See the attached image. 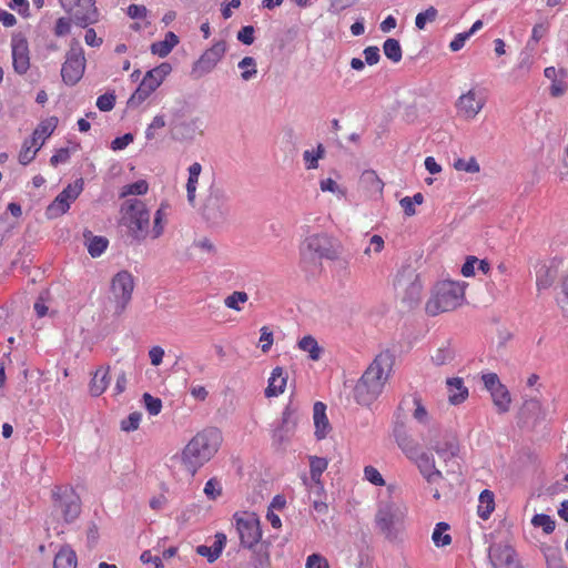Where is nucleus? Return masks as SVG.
I'll use <instances>...</instances> for the list:
<instances>
[{
	"label": "nucleus",
	"mask_w": 568,
	"mask_h": 568,
	"mask_svg": "<svg viewBox=\"0 0 568 568\" xmlns=\"http://www.w3.org/2000/svg\"><path fill=\"white\" fill-rule=\"evenodd\" d=\"M394 364L389 352H382L373 359L354 387V398L362 406L372 405L383 393Z\"/></svg>",
	"instance_id": "nucleus-1"
},
{
	"label": "nucleus",
	"mask_w": 568,
	"mask_h": 568,
	"mask_svg": "<svg viewBox=\"0 0 568 568\" xmlns=\"http://www.w3.org/2000/svg\"><path fill=\"white\" fill-rule=\"evenodd\" d=\"M222 443V435L216 428H205L199 432L182 449L179 458L192 477L209 463L217 453Z\"/></svg>",
	"instance_id": "nucleus-2"
},
{
	"label": "nucleus",
	"mask_w": 568,
	"mask_h": 568,
	"mask_svg": "<svg viewBox=\"0 0 568 568\" xmlns=\"http://www.w3.org/2000/svg\"><path fill=\"white\" fill-rule=\"evenodd\" d=\"M464 300V285L459 282L443 281L436 284L432 298L426 304V312L435 316L455 310Z\"/></svg>",
	"instance_id": "nucleus-3"
},
{
	"label": "nucleus",
	"mask_w": 568,
	"mask_h": 568,
	"mask_svg": "<svg viewBox=\"0 0 568 568\" xmlns=\"http://www.w3.org/2000/svg\"><path fill=\"white\" fill-rule=\"evenodd\" d=\"M122 224L132 239L141 242L150 235V212L143 201L128 200L122 206Z\"/></svg>",
	"instance_id": "nucleus-4"
},
{
	"label": "nucleus",
	"mask_w": 568,
	"mask_h": 568,
	"mask_svg": "<svg viewBox=\"0 0 568 568\" xmlns=\"http://www.w3.org/2000/svg\"><path fill=\"white\" fill-rule=\"evenodd\" d=\"M52 516H59L65 524H72L81 514V499L71 486L57 485L51 490Z\"/></svg>",
	"instance_id": "nucleus-5"
},
{
	"label": "nucleus",
	"mask_w": 568,
	"mask_h": 568,
	"mask_svg": "<svg viewBox=\"0 0 568 568\" xmlns=\"http://www.w3.org/2000/svg\"><path fill=\"white\" fill-rule=\"evenodd\" d=\"M203 219L211 225L219 226L226 222L230 214L229 196L225 191L212 183L201 206Z\"/></svg>",
	"instance_id": "nucleus-6"
},
{
	"label": "nucleus",
	"mask_w": 568,
	"mask_h": 568,
	"mask_svg": "<svg viewBox=\"0 0 568 568\" xmlns=\"http://www.w3.org/2000/svg\"><path fill=\"white\" fill-rule=\"evenodd\" d=\"M405 518L404 509L394 501H382L375 515V525L386 539L398 538Z\"/></svg>",
	"instance_id": "nucleus-7"
},
{
	"label": "nucleus",
	"mask_w": 568,
	"mask_h": 568,
	"mask_svg": "<svg viewBox=\"0 0 568 568\" xmlns=\"http://www.w3.org/2000/svg\"><path fill=\"white\" fill-rule=\"evenodd\" d=\"M303 257L337 260L341 254L339 244L325 233L312 234L305 237L301 245Z\"/></svg>",
	"instance_id": "nucleus-8"
},
{
	"label": "nucleus",
	"mask_w": 568,
	"mask_h": 568,
	"mask_svg": "<svg viewBox=\"0 0 568 568\" xmlns=\"http://www.w3.org/2000/svg\"><path fill=\"white\" fill-rule=\"evenodd\" d=\"M63 10L71 17L72 21L81 27L88 28L99 21V10L95 0H59Z\"/></svg>",
	"instance_id": "nucleus-9"
},
{
	"label": "nucleus",
	"mask_w": 568,
	"mask_h": 568,
	"mask_svg": "<svg viewBox=\"0 0 568 568\" xmlns=\"http://www.w3.org/2000/svg\"><path fill=\"white\" fill-rule=\"evenodd\" d=\"M134 286V277L129 271H120L112 277L111 293L115 303V314L124 312L132 298Z\"/></svg>",
	"instance_id": "nucleus-10"
},
{
	"label": "nucleus",
	"mask_w": 568,
	"mask_h": 568,
	"mask_svg": "<svg viewBox=\"0 0 568 568\" xmlns=\"http://www.w3.org/2000/svg\"><path fill=\"white\" fill-rule=\"evenodd\" d=\"M234 519L241 545L245 548H253L254 546L258 545L262 538V529L260 526V519L256 514H235Z\"/></svg>",
	"instance_id": "nucleus-11"
},
{
	"label": "nucleus",
	"mask_w": 568,
	"mask_h": 568,
	"mask_svg": "<svg viewBox=\"0 0 568 568\" xmlns=\"http://www.w3.org/2000/svg\"><path fill=\"white\" fill-rule=\"evenodd\" d=\"M83 190V180L78 179L68 184L47 207L48 217H58L68 212L71 202L75 201Z\"/></svg>",
	"instance_id": "nucleus-12"
},
{
	"label": "nucleus",
	"mask_w": 568,
	"mask_h": 568,
	"mask_svg": "<svg viewBox=\"0 0 568 568\" xmlns=\"http://www.w3.org/2000/svg\"><path fill=\"white\" fill-rule=\"evenodd\" d=\"M165 74L144 73L140 84L128 101L129 106L136 108L144 102L163 83Z\"/></svg>",
	"instance_id": "nucleus-13"
},
{
	"label": "nucleus",
	"mask_w": 568,
	"mask_h": 568,
	"mask_svg": "<svg viewBox=\"0 0 568 568\" xmlns=\"http://www.w3.org/2000/svg\"><path fill=\"white\" fill-rule=\"evenodd\" d=\"M513 547L504 544H494L488 548V558L494 568H518Z\"/></svg>",
	"instance_id": "nucleus-14"
},
{
	"label": "nucleus",
	"mask_w": 568,
	"mask_h": 568,
	"mask_svg": "<svg viewBox=\"0 0 568 568\" xmlns=\"http://www.w3.org/2000/svg\"><path fill=\"white\" fill-rule=\"evenodd\" d=\"M485 97L475 89L463 94L457 102L458 112L466 119H474L483 109Z\"/></svg>",
	"instance_id": "nucleus-15"
},
{
	"label": "nucleus",
	"mask_w": 568,
	"mask_h": 568,
	"mask_svg": "<svg viewBox=\"0 0 568 568\" xmlns=\"http://www.w3.org/2000/svg\"><path fill=\"white\" fill-rule=\"evenodd\" d=\"M201 120L193 118L189 121L175 118L171 122L172 138L178 141L192 140L200 132Z\"/></svg>",
	"instance_id": "nucleus-16"
},
{
	"label": "nucleus",
	"mask_w": 568,
	"mask_h": 568,
	"mask_svg": "<svg viewBox=\"0 0 568 568\" xmlns=\"http://www.w3.org/2000/svg\"><path fill=\"white\" fill-rule=\"evenodd\" d=\"M412 460L416 464L417 468L419 469V473L426 479L427 483L433 484L443 479L442 471L437 469L435 466L434 457L428 453L422 452L418 455H416Z\"/></svg>",
	"instance_id": "nucleus-17"
},
{
	"label": "nucleus",
	"mask_w": 568,
	"mask_h": 568,
	"mask_svg": "<svg viewBox=\"0 0 568 568\" xmlns=\"http://www.w3.org/2000/svg\"><path fill=\"white\" fill-rule=\"evenodd\" d=\"M12 63L14 71H28L30 68L29 45L23 38L12 40Z\"/></svg>",
	"instance_id": "nucleus-18"
},
{
	"label": "nucleus",
	"mask_w": 568,
	"mask_h": 568,
	"mask_svg": "<svg viewBox=\"0 0 568 568\" xmlns=\"http://www.w3.org/2000/svg\"><path fill=\"white\" fill-rule=\"evenodd\" d=\"M225 53V44L217 42L207 49L200 58L197 68L201 71L213 69Z\"/></svg>",
	"instance_id": "nucleus-19"
},
{
	"label": "nucleus",
	"mask_w": 568,
	"mask_h": 568,
	"mask_svg": "<svg viewBox=\"0 0 568 568\" xmlns=\"http://www.w3.org/2000/svg\"><path fill=\"white\" fill-rule=\"evenodd\" d=\"M226 544V536L223 532L215 535V540L212 546L200 545L196 547V554L205 557L209 562L215 561L222 554Z\"/></svg>",
	"instance_id": "nucleus-20"
},
{
	"label": "nucleus",
	"mask_w": 568,
	"mask_h": 568,
	"mask_svg": "<svg viewBox=\"0 0 568 568\" xmlns=\"http://www.w3.org/2000/svg\"><path fill=\"white\" fill-rule=\"evenodd\" d=\"M287 382V375L284 369L280 366L275 367L268 378V385L265 389L266 397H275L282 394L285 389Z\"/></svg>",
	"instance_id": "nucleus-21"
},
{
	"label": "nucleus",
	"mask_w": 568,
	"mask_h": 568,
	"mask_svg": "<svg viewBox=\"0 0 568 568\" xmlns=\"http://www.w3.org/2000/svg\"><path fill=\"white\" fill-rule=\"evenodd\" d=\"M85 55L81 47H71L67 53L65 62L61 71H84Z\"/></svg>",
	"instance_id": "nucleus-22"
},
{
	"label": "nucleus",
	"mask_w": 568,
	"mask_h": 568,
	"mask_svg": "<svg viewBox=\"0 0 568 568\" xmlns=\"http://www.w3.org/2000/svg\"><path fill=\"white\" fill-rule=\"evenodd\" d=\"M433 449L444 462H448L458 455L459 443L456 437L449 436L445 437L443 442L436 443Z\"/></svg>",
	"instance_id": "nucleus-23"
},
{
	"label": "nucleus",
	"mask_w": 568,
	"mask_h": 568,
	"mask_svg": "<svg viewBox=\"0 0 568 568\" xmlns=\"http://www.w3.org/2000/svg\"><path fill=\"white\" fill-rule=\"evenodd\" d=\"M325 410L326 406L322 402L314 404L315 436L320 440L324 439L329 430V423Z\"/></svg>",
	"instance_id": "nucleus-24"
},
{
	"label": "nucleus",
	"mask_w": 568,
	"mask_h": 568,
	"mask_svg": "<svg viewBox=\"0 0 568 568\" xmlns=\"http://www.w3.org/2000/svg\"><path fill=\"white\" fill-rule=\"evenodd\" d=\"M187 172L186 196L189 204L194 207L196 203V187L202 172V165L199 162H194L189 166Z\"/></svg>",
	"instance_id": "nucleus-25"
},
{
	"label": "nucleus",
	"mask_w": 568,
	"mask_h": 568,
	"mask_svg": "<svg viewBox=\"0 0 568 568\" xmlns=\"http://www.w3.org/2000/svg\"><path fill=\"white\" fill-rule=\"evenodd\" d=\"M110 384V376H109V366L99 367L95 373L93 374V377L90 382V394L92 396H100L105 392Z\"/></svg>",
	"instance_id": "nucleus-26"
},
{
	"label": "nucleus",
	"mask_w": 568,
	"mask_h": 568,
	"mask_svg": "<svg viewBox=\"0 0 568 568\" xmlns=\"http://www.w3.org/2000/svg\"><path fill=\"white\" fill-rule=\"evenodd\" d=\"M446 384L449 392L448 399L450 404L458 405L468 397V389L464 386V382L460 377L448 378Z\"/></svg>",
	"instance_id": "nucleus-27"
},
{
	"label": "nucleus",
	"mask_w": 568,
	"mask_h": 568,
	"mask_svg": "<svg viewBox=\"0 0 568 568\" xmlns=\"http://www.w3.org/2000/svg\"><path fill=\"white\" fill-rule=\"evenodd\" d=\"M410 282L405 288L403 301L407 303L409 307L417 305L422 298L423 284L417 274H412Z\"/></svg>",
	"instance_id": "nucleus-28"
},
{
	"label": "nucleus",
	"mask_w": 568,
	"mask_h": 568,
	"mask_svg": "<svg viewBox=\"0 0 568 568\" xmlns=\"http://www.w3.org/2000/svg\"><path fill=\"white\" fill-rule=\"evenodd\" d=\"M550 80L549 93L552 98L562 97L568 90V73H545Z\"/></svg>",
	"instance_id": "nucleus-29"
},
{
	"label": "nucleus",
	"mask_w": 568,
	"mask_h": 568,
	"mask_svg": "<svg viewBox=\"0 0 568 568\" xmlns=\"http://www.w3.org/2000/svg\"><path fill=\"white\" fill-rule=\"evenodd\" d=\"M178 43L179 37L174 32L169 31L165 33L163 40L152 43L151 51L153 54L163 58L166 57Z\"/></svg>",
	"instance_id": "nucleus-30"
},
{
	"label": "nucleus",
	"mask_w": 568,
	"mask_h": 568,
	"mask_svg": "<svg viewBox=\"0 0 568 568\" xmlns=\"http://www.w3.org/2000/svg\"><path fill=\"white\" fill-rule=\"evenodd\" d=\"M41 146L42 143H38L36 139L31 136L26 139L19 153V163L28 165L36 158Z\"/></svg>",
	"instance_id": "nucleus-31"
},
{
	"label": "nucleus",
	"mask_w": 568,
	"mask_h": 568,
	"mask_svg": "<svg viewBox=\"0 0 568 568\" xmlns=\"http://www.w3.org/2000/svg\"><path fill=\"white\" fill-rule=\"evenodd\" d=\"M495 509V499H494V493L485 489L480 493L478 498V507H477V514L478 516L486 520L489 518L491 513Z\"/></svg>",
	"instance_id": "nucleus-32"
},
{
	"label": "nucleus",
	"mask_w": 568,
	"mask_h": 568,
	"mask_svg": "<svg viewBox=\"0 0 568 568\" xmlns=\"http://www.w3.org/2000/svg\"><path fill=\"white\" fill-rule=\"evenodd\" d=\"M361 184L372 193H382L384 183L374 170H365L359 179Z\"/></svg>",
	"instance_id": "nucleus-33"
},
{
	"label": "nucleus",
	"mask_w": 568,
	"mask_h": 568,
	"mask_svg": "<svg viewBox=\"0 0 568 568\" xmlns=\"http://www.w3.org/2000/svg\"><path fill=\"white\" fill-rule=\"evenodd\" d=\"M53 568H77V555L70 547H63L55 555Z\"/></svg>",
	"instance_id": "nucleus-34"
},
{
	"label": "nucleus",
	"mask_w": 568,
	"mask_h": 568,
	"mask_svg": "<svg viewBox=\"0 0 568 568\" xmlns=\"http://www.w3.org/2000/svg\"><path fill=\"white\" fill-rule=\"evenodd\" d=\"M253 550L251 562L254 568H270V551L266 545L260 544L251 548Z\"/></svg>",
	"instance_id": "nucleus-35"
},
{
	"label": "nucleus",
	"mask_w": 568,
	"mask_h": 568,
	"mask_svg": "<svg viewBox=\"0 0 568 568\" xmlns=\"http://www.w3.org/2000/svg\"><path fill=\"white\" fill-rule=\"evenodd\" d=\"M326 150L322 143H318L315 149L305 150L303 152V161L306 170H316L318 161L325 156Z\"/></svg>",
	"instance_id": "nucleus-36"
},
{
	"label": "nucleus",
	"mask_w": 568,
	"mask_h": 568,
	"mask_svg": "<svg viewBox=\"0 0 568 568\" xmlns=\"http://www.w3.org/2000/svg\"><path fill=\"white\" fill-rule=\"evenodd\" d=\"M292 413L288 407H286L282 414V423L281 425L273 430V439L277 443H283L288 438V434L292 429Z\"/></svg>",
	"instance_id": "nucleus-37"
},
{
	"label": "nucleus",
	"mask_w": 568,
	"mask_h": 568,
	"mask_svg": "<svg viewBox=\"0 0 568 568\" xmlns=\"http://www.w3.org/2000/svg\"><path fill=\"white\" fill-rule=\"evenodd\" d=\"M493 402L499 413H506L510 406V394L505 385H500L498 388L490 393Z\"/></svg>",
	"instance_id": "nucleus-38"
},
{
	"label": "nucleus",
	"mask_w": 568,
	"mask_h": 568,
	"mask_svg": "<svg viewBox=\"0 0 568 568\" xmlns=\"http://www.w3.org/2000/svg\"><path fill=\"white\" fill-rule=\"evenodd\" d=\"M298 347L303 351L308 353V357L312 361H318L321 358V355L323 353L322 347L318 345L317 341L311 336L306 335L298 342Z\"/></svg>",
	"instance_id": "nucleus-39"
},
{
	"label": "nucleus",
	"mask_w": 568,
	"mask_h": 568,
	"mask_svg": "<svg viewBox=\"0 0 568 568\" xmlns=\"http://www.w3.org/2000/svg\"><path fill=\"white\" fill-rule=\"evenodd\" d=\"M396 442L403 453L409 458L410 460L422 453V450L418 447V444L408 437L406 434H396Z\"/></svg>",
	"instance_id": "nucleus-40"
},
{
	"label": "nucleus",
	"mask_w": 568,
	"mask_h": 568,
	"mask_svg": "<svg viewBox=\"0 0 568 568\" xmlns=\"http://www.w3.org/2000/svg\"><path fill=\"white\" fill-rule=\"evenodd\" d=\"M168 209L169 205L162 203L160 207L156 210L153 220V227L150 229V235L152 239H158L163 234Z\"/></svg>",
	"instance_id": "nucleus-41"
},
{
	"label": "nucleus",
	"mask_w": 568,
	"mask_h": 568,
	"mask_svg": "<svg viewBox=\"0 0 568 568\" xmlns=\"http://www.w3.org/2000/svg\"><path fill=\"white\" fill-rule=\"evenodd\" d=\"M310 475L311 479L320 484L322 474L327 469L328 460L324 457L310 456Z\"/></svg>",
	"instance_id": "nucleus-42"
},
{
	"label": "nucleus",
	"mask_w": 568,
	"mask_h": 568,
	"mask_svg": "<svg viewBox=\"0 0 568 568\" xmlns=\"http://www.w3.org/2000/svg\"><path fill=\"white\" fill-rule=\"evenodd\" d=\"M57 118H50L45 121H42L33 131L31 138L36 139L38 143L39 140H41V143L43 144V141L53 133L54 129L57 128Z\"/></svg>",
	"instance_id": "nucleus-43"
},
{
	"label": "nucleus",
	"mask_w": 568,
	"mask_h": 568,
	"mask_svg": "<svg viewBox=\"0 0 568 568\" xmlns=\"http://www.w3.org/2000/svg\"><path fill=\"white\" fill-rule=\"evenodd\" d=\"M449 530V525L447 523L440 521L436 524L432 539L436 547H445L452 542V537L447 531Z\"/></svg>",
	"instance_id": "nucleus-44"
},
{
	"label": "nucleus",
	"mask_w": 568,
	"mask_h": 568,
	"mask_svg": "<svg viewBox=\"0 0 568 568\" xmlns=\"http://www.w3.org/2000/svg\"><path fill=\"white\" fill-rule=\"evenodd\" d=\"M109 241L104 236H90L88 237L87 247L92 257L101 256L108 248Z\"/></svg>",
	"instance_id": "nucleus-45"
},
{
	"label": "nucleus",
	"mask_w": 568,
	"mask_h": 568,
	"mask_svg": "<svg viewBox=\"0 0 568 568\" xmlns=\"http://www.w3.org/2000/svg\"><path fill=\"white\" fill-rule=\"evenodd\" d=\"M383 51L386 58L393 62H399L403 55L399 41L393 38H389L384 42Z\"/></svg>",
	"instance_id": "nucleus-46"
},
{
	"label": "nucleus",
	"mask_w": 568,
	"mask_h": 568,
	"mask_svg": "<svg viewBox=\"0 0 568 568\" xmlns=\"http://www.w3.org/2000/svg\"><path fill=\"white\" fill-rule=\"evenodd\" d=\"M455 357V351L449 344L437 348L435 355L432 356V362L436 366H443L450 363Z\"/></svg>",
	"instance_id": "nucleus-47"
},
{
	"label": "nucleus",
	"mask_w": 568,
	"mask_h": 568,
	"mask_svg": "<svg viewBox=\"0 0 568 568\" xmlns=\"http://www.w3.org/2000/svg\"><path fill=\"white\" fill-rule=\"evenodd\" d=\"M531 525L536 528H541L547 535L551 534L556 528V521L546 514H536L531 518Z\"/></svg>",
	"instance_id": "nucleus-48"
},
{
	"label": "nucleus",
	"mask_w": 568,
	"mask_h": 568,
	"mask_svg": "<svg viewBox=\"0 0 568 568\" xmlns=\"http://www.w3.org/2000/svg\"><path fill=\"white\" fill-rule=\"evenodd\" d=\"M542 552L546 559L547 568H567L564 565L560 551L552 547L542 548Z\"/></svg>",
	"instance_id": "nucleus-49"
},
{
	"label": "nucleus",
	"mask_w": 568,
	"mask_h": 568,
	"mask_svg": "<svg viewBox=\"0 0 568 568\" xmlns=\"http://www.w3.org/2000/svg\"><path fill=\"white\" fill-rule=\"evenodd\" d=\"M149 185L146 181L139 180L131 184H126L122 187L121 196L125 197L128 195H143L148 192Z\"/></svg>",
	"instance_id": "nucleus-50"
},
{
	"label": "nucleus",
	"mask_w": 568,
	"mask_h": 568,
	"mask_svg": "<svg viewBox=\"0 0 568 568\" xmlns=\"http://www.w3.org/2000/svg\"><path fill=\"white\" fill-rule=\"evenodd\" d=\"M438 11L434 7H429L423 12H419L415 18V26L417 29L423 30L426 27L427 22H433L436 20Z\"/></svg>",
	"instance_id": "nucleus-51"
},
{
	"label": "nucleus",
	"mask_w": 568,
	"mask_h": 568,
	"mask_svg": "<svg viewBox=\"0 0 568 568\" xmlns=\"http://www.w3.org/2000/svg\"><path fill=\"white\" fill-rule=\"evenodd\" d=\"M248 300V295L242 291H235L224 300V304L227 308L234 311H241V303H245Z\"/></svg>",
	"instance_id": "nucleus-52"
},
{
	"label": "nucleus",
	"mask_w": 568,
	"mask_h": 568,
	"mask_svg": "<svg viewBox=\"0 0 568 568\" xmlns=\"http://www.w3.org/2000/svg\"><path fill=\"white\" fill-rule=\"evenodd\" d=\"M454 168L457 171H464L467 173H478L480 166L475 158H470L469 160L457 159L454 162Z\"/></svg>",
	"instance_id": "nucleus-53"
},
{
	"label": "nucleus",
	"mask_w": 568,
	"mask_h": 568,
	"mask_svg": "<svg viewBox=\"0 0 568 568\" xmlns=\"http://www.w3.org/2000/svg\"><path fill=\"white\" fill-rule=\"evenodd\" d=\"M143 403L150 415L155 416L162 409V400L149 393L143 394Z\"/></svg>",
	"instance_id": "nucleus-54"
},
{
	"label": "nucleus",
	"mask_w": 568,
	"mask_h": 568,
	"mask_svg": "<svg viewBox=\"0 0 568 568\" xmlns=\"http://www.w3.org/2000/svg\"><path fill=\"white\" fill-rule=\"evenodd\" d=\"M320 189L322 192H331L339 196L345 195V191L331 178L320 180Z\"/></svg>",
	"instance_id": "nucleus-55"
},
{
	"label": "nucleus",
	"mask_w": 568,
	"mask_h": 568,
	"mask_svg": "<svg viewBox=\"0 0 568 568\" xmlns=\"http://www.w3.org/2000/svg\"><path fill=\"white\" fill-rule=\"evenodd\" d=\"M165 126L164 115H155L145 130V139L151 141L155 138V131Z\"/></svg>",
	"instance_id": "nucleus-56"
},
{
	"label": "nucleus",
	"mask_w": 568,
	"mask_h": 568,
	"mask_svg": "<svg viewBox=\"0 0 568 568\" xmlns=\"http://www.w3.org/2000/svg\"><path fill=\"white\" fill-rule=\"evenodd\" d=\"M413 403L415 405V410L413 413L414 418L416 420H418L419 423L425 424L427 422L428 413H427L425 406L423 405L422 398L419 397V395H417V394L413 395Z\"/></svg>",
	"instance_id": "nucleus-57"
},
{
	"label": "nucleus",
	"mask_w": 568,
	"mask_h": 568,
	"mask_svg": "<svg viewBox=\"0 0 568 568\" xmlns=\"http://www.w3.org/2000/svg\"><path fill=\"white\" fill-rule=\"evenodd\" d=\"M141 414L138 412L131 413L126 418L121 422V429L124 432H132L139 428L141 422Z\"/></svg>",
	"instance_id": "nucleus-58"
},
{
	"label": "nucleus",
	"mask_w": 568,
	"mask_h": 568,
	"mask_svg": "<svg viewBox=\"0 0 568 568\" xmlns=\"http://www.w3.org/2000/svg\"><path fill=\"white\" fill-rule=\"evenodd\" d=\"M554 281V276L550 275V270L542 266L537 273V287L538 290L548 288Z\"/></svg>",
	"instance_id": "nucleus-59"
},
{
	"label": "nucleus",
	"mask_w": 568,
	"mask_h": 568,
	"mask_svg": "<svg viewBox=\"0 0 568 568\" xmlns=\"http://www.w3.org/2000/svg\"><path fill=\"white\" fill-rule=\"evenodd\" d=\"M364 476H365L366 480H368L369 483H372L375 486H384L385 485V480H384L382 474L374 466H366L364 468Z\"/></svg>",
	"instance_id": "nucleus-60"
},
{
	"label": "nucleus",
	"mask_w": 568,
	"mask_h": 568,
	"mask_svg": "<svg viewBox=\"0 0 568 568\" xmlns=\"http://www.w3.org/2000/svg\"><path fill=\"white\" fill-rule=\"evenodd\" d=\"M204 494L207 498L214 500L222 494V487L219 480L215 478H211L206 481L204 486Z\"/></svg>",
	"instance_id": "nucleus-61"
},
{
	"label": "nucleus",
	"mask_w": 568,
	"mask_h": 568,
	"mask_svg": "<svg viewBox=\"0 0 568 568\" xmlns=\"http://www.w3.org/2000/svg\"><path fill=\"white\" fill-rule=\"evenodd\" d=\"M115 104V95L113 93H104L97 100V106L102 112L111 111Z\"/></svg>",
	"instance_id": "nucleus-62"
},
{
	"label": "nucleus",
	"mask_w": 568,
	"mask_h": 568,
	"mask_svg": "<svg viewBox=\"0 0 568 568\" xmlns=\"http://www.w3.org/2000/svg\"><path fill=\"white\" fill-rule=\"evenodd\" d=\"M260 332L261 349L263 353H267L271 349L274 342L273 332L267 326H263L260 329Z\"/></svg>",
	"instance_id": "nucleus-63"
},
{
	"label": "nucleus",
	"mask_w": 568,
	"mask_h": 568,
	"mask_svg": "<svg viewBox=\"0 0 568 568\" xmlns=\"http://www.w3.org/2000/svg\"><path fill=\"white\" fill-rule=\"evenodd\" d=\"M305 568H329L327 560L318 554L307 557Z\"/></svg>",
	"instance_id": "nucleus-64"
}]
</instances>
